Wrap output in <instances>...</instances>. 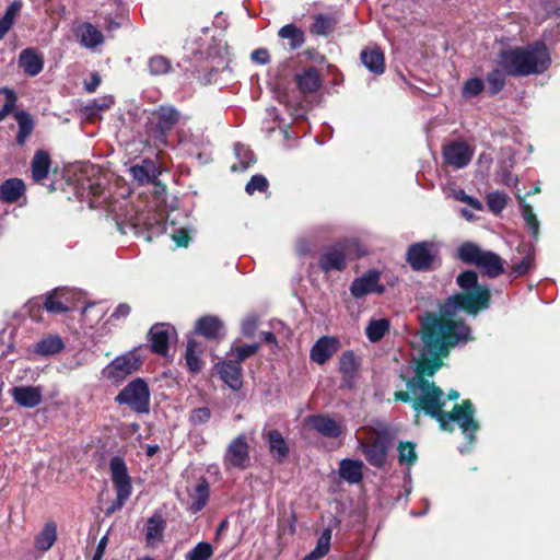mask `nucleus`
Segmentation results:
<instances>
[{"label": "nucleus", "instance_id": "1", "mask_svg": "<svg viewBox=\"0 0 560 560\" xmlns=\"http://www.w3.org/2000/svg\"><path fill=\"white\" fill-rule=\"evenodd\" d=\"M421 332L423 348L417 359L415 376L407 382V392H396L394 399L411 402L415 411H423L436 419L443 430L451 431V424L456 422L471 444L479 429L471 401L466 399L455 405L452 411H443L444 392L424 378L425 375L433 376L442 366V358L448 355L451 348L472 339L471 329L463 320H445L428 313L421 318Z\"/></svg>", "mask_w": 560, "mask_h": 560}, {"label": "nucleus", "instance_id": "2", "mask_svg": "<svg viewBox=\"0 0 560 560\" xmlns=\"http://www.w3.org/2000/svg\"><path fill=\"white\" fill-rule=\"evenodd\" d=\"M457 285L466 293H456L451 295L440 307L441 316L439 318L452 320L447 318L454 316L457 311L463 310L467 314L476 315L480 311H485L490 306V290L487 285L478 284V276L472 270L459 273L456 278Z\"/></svg>", "mask_w": 560, "mask_h": 560}, {"label": "nucleus", "instance_id": "3", "mask_svg": "<svg viewBox=\"0 0 560 560\" xmlns=\"http://www.w3.org/2000/svg\"><path fill=\"white\" fill-rule=\"evenodd\" d=\"M550 63V52L540 40L524 47L502 50L499 55V66L511 77L541 74Z\"/></svg>", "mask_w": 560, "mask_h": 560}, {"label": "nucleus", "instance_id": "4", "mask_svg": "<svg viewBox=\"0 0 560 560\" xmlns=\"http://www.w3.org/2000/svg\"><path fill=\"white\" fill-rule=\"evenodd\" d=\"M458 258L466 264L476 265L490 278H495L504 271V261L498 254L483 250L475 243L467 242L460 245Z\"/></svg>", "mask_w": 560, "mask_h": 560}, {"label": "nucleus", "instance_id": "5", "mask_svg": "<svg viewBox=\"0 0 560 560\" xmlns=\"http://www.w3.org/2000/svg\"><path fill=\"white\" fill-rule=\"evenodd\" d=\"M118 405H126L137 413L150 410V389L144 380L138 377L128 383L115 397Z\"/></svg>", "mask_w": 560, "mask_h": 560}, {"label": "nucleus", "instance_id": "6", "mask_svg": "<svg viewBox=\"0 0 560 560\" xmlns=\"http://www.w3.org/2000/svg\"><path fill=\"white\" fill-rule=\"evenodd\" d=\"M109 468L117 495L107 510L108 514L121 509L132 492L131 479L125 460L119 456H114L109 462Z\"/></svg>", "mask_w": 560, "mask_h": 560}, {"label": "nucleus", "instance_id": "7", "mask_svg": "<svg viewBox=\"0 0 560 560\" xmlns=\"http://www.w3.org/2000/svg\"><path fill=\"white\" fill-rule=\"evenodd\" d=\"M180 116V113L171 105H162L152 112L149 131L156 145L166 144V136L179 121Z\"/></svg>", "mask_w": 560, "mask_h": 560}, {"label": "nucleus", "instance_id": "8", "mask_svg": "<svg viewBox=\"0 0 560 560\" xmlns=\"http://www.w3.org/2000/svg\"><path fill=\"white\" fill-rule=\"evenodd\" d=\"M140 365V357L135 351H128L107 364L103 369L102 374L104 378L117 385L138 371Z\"/></svg>", "mask_w": 560, "mask_h": 560}, {"label": "nucleus", "instance_id": "9", "mask_svg": "<svg viewBox=\"0 0 560 560\" xmlns=\"http://www.w3.org/2000/svg\"><path fill=\"white\" fill-rule=\"evenodd\" d=\"M439 255L435 242H418L411 244L406 253V260L415 271L430 270Z\"/></svg>", "mask_w": 560, "mask_h": 560}, {"label": "nucleus", "instance_id": "10", "mask_svg": "<svg viewBox=\"0 0 560 560\" xmlns=\"http://www.w3.org/2000/svg\"><path fill=\"white\" fill-rule=\"evenodd\" d=\"M390 440L385 434H378L375 439L364 442L358 441V450L362 452L366 462L376 468H383L386 464Z\"/></svg>", "mask_w": 560, "mask_h": 560}, {"label": "nucleus", "instance_id": "11", "mask_svg": "<svg viewBox=\"0 0 560 560\" xmlns=\"http://www.w3.org/2000/svg\"><path fill=\"white\" fill-rule=\"evenodd\" d=\"M224 466L228 469H245L249 463V445L245 434H238L228 445L224 456Z\"/></svg>", "mask_w": 560, "mask_h": 560}, {"label": "nucleus", "instance_id": "12", "mask_svg": "<svg viewBox=\"0 0 560 560\" xmlns=\"http://www.w3.org/2000/svg\"><path fill=\"white\" fill-rule=\"evenodd\" d=\"M176 339L177 332L175 328L167 323L155 324L149 331V341L152 351L163 357L168 353L170 345L174 343Z\"/></svg>", "mask_w": 560, "mask_h": 560}, {"label": "nucleus", "instance_id": "13", "mask_svg": "<svg viewBox=\"0 0 560 560\" xmlns=\"http://www.w3.org/2000/svg\"><path fill=\"white\" fill-rule=\"evenodd\" d=\"M474 151L463 141L447 143L443 148V158L446 164L454 168H463L471 161Z\"/></svg>", "mask_w": 560, "mask_h": 560}, {"label": "nucleus", "instance_id": "14", "mask_svg": "<svg viewBox=\"0 0 560 560\" xmlns=\"http://www.w3.org/2000/svg\"><path fill=\"white\" fill-rule=\"evenodd\" d=\"M384 290V287L380 284V272L374 269L355 278L350 285V292L355 299H360L370 293H383Z\"/></svg>", "mask_w": 560, "mask_h": 560}, {"label": "nucleus", "instance_id": "15", "mask_svg": "<svg viewBox=\"0 0 560 560\" xmlns=\"http://www.w3.org/2000/svg\"><path fill=\"white\" fill-rule=\"evenodd\" d=\"M318 265L324 272L342 271L346 268V246L343 243L327 247L319 257Z\"/></svg>", "mask_w": 560, "mask_h": 560}, {"label": "nucleus", "instance_id": "16", "mask_svg": "<svg viewBox=\"0 0 560 560\" xmlns=\"http://www.w3.org/2000/svg\"><path fill=\"white\" fill-rule=\"evenodd\" d=\"M340 348V341L335 336H323L312 347L310 358L317 364H325Z\"/></svg>", "mask_w": 560, "mask_h": 560}, {"label": "nucleus", "instance_id": "17", "mask_svg": "<svg viewBox=\"0 0 560 560\" xmlns=\"http://www.w3.org/2000/svg\"><path fill=\"white\" fill-rule=\"evenodd\" d=\"M215 369L218 374L220 375V378L232 390L237 392L242 388L243 373L240 362H235L232 359L221 361L217 363Z\"/></svg>", "mask_w": 560, "mask_h": 560}, {"label": "nucleus", "instance_id": "18", "mask_svg": "<svg viewBox=\"0 0 560 560\" xmlns=\"http://www.w3.org/2000/svg\"><path fill=\"white\" fill-rule=\"evenodd\" d=\"M10 394L14 402L23 408H35L43 401V388L40 386H14Z\"/></svg>", "mask_w": 560, "mask_h": 560}, {"label": "nucleus", "instance_id": "19", "mask_svg": "<svg viewBox=\"0 0 560 560\" xmlns=\"http://www.w3.org/2000/svg\"><path fill=\"white\" fill-rule=\"evenodd\" d=\"M307 423L325 438L337 439L342 433L341 424L326 415L311 416Z\"/></svg>", "mask_w": 560, "mask_h": 560}, {"label": "nucleus", "instance_id": "20", "mask_svg": "<svg viewBox=\"0 0 560 560\" xmlns=\"http://www.w3.org/2000/svg\"><path fill=\"white\" fill-rule=\"evenodd\" d=\"M261 436L268 444L269 452L275 459L281 463L288 457L290 452L288 443L278 430H264Z\"/></svg>", "mask_w": 560, "mask_h": 560}, {"label": "nucleus", "instance_id": "21", "mask_svg": "<svg viewBox=\"0 0 560 560\" xmlns=\"http://www.w3.org/2000/svg\"><path fill=\"white\" fill-rule=\"evenodd\" d=\"M19 67L30 77L43 71L44 57L35 48H25L19 55Z\"/></svg>", "mask_w": 560, "mask_h": 560}, {"label": "nucleus", "instance_id": "22", "mask_svg": "<svg viewBox=\"0 0 560 560\" xmlns=\"http://www.w3.org/2000/svg\"><path fill=\"white\" fill-rule=\"evenodd\" d=\"M74 34L80 45L88 49H94L104 43V36L92 23L80 24Z\"/></svg>", "mask_w": 560, "mask_h": 560}, {"label": "nucleus", "instance_id": "23", "mask_svg": "<svg viewBox=\"0 0 560 560\" xmlns=\"http://www.w3.org/2000/svg\"><path fill=\"white\" fill-rule=\"evenodd\" d=\"M166 523L163 515L155 512L150 516L144 526L145 541L149 547H155L163 540Z\"/></svg>", "mask_w": 560, "mask_h": 560}, {"label": "nucleus", "instance_id": "24", "mask_svg": "<svg viewBox=\"0 0 560 560\" xmlns=\"http://www.w3.org/2000/svg\"><path fill=\"white\" fill-rule=\"evenodd\" d=\"M129 172L132 178L140 185L154 183L160 174L155 163L149 159H144L131 166Z\"/></svg>", "mask_w": 560, "mask_h": 560}, {"label": "nucleus", "instance_id": "25", "mask_svg": "<svg viewBox=\"0 0 560 560\" xmlns=\"http://www.w3.org/2000/svg\"><path fill=\"white\" fill-rule=\"evenodd\" d=\"M196 331L207 339H221L224 336L223 323L215 316H203L196 322Z\"/></svg>", "mask_w": 560, "mask_h": 560}, {"label": "nucleus", "instance_id": "26", "mask_svg": "<svg viewBox=\"0 0 560 560\" xmlns=\"http://www.w3.org/2000/svg\"><path fill=\"white\" fill-rule=\"evenodd\" d=\"M360 57L364 67L372 73L382 74L385 71V58L380 48H365Z\"/></svg>", "mask_w": 560, "mask_h": 560}, {"label": "nucleus", "instance_id": "27", "mask_svg": "<svg viewBox=\"0 0 560 560\" xmlns=\"http://www.w3.org/2000/svg\"><path fill=\"white\" fill-rule=\"evenodd\" d=\"M51 166V159L47 151L37 150L31 161V172L34 182L45 179Z\"/></svg>", "mask_w": 560, "mask_h": 560}, {"label": "nucleus", "instance_id": "28", "mask_svg": "<svg viewBox=\"0 0 560 560\" xmlns=\"http://www.w3.org/2000/svg\"><path fill=\"white\" fill-rule=\"evenodd\" d=\"M362 468V460L343 458L339 463V475L349 483H359L363 478Z\"/></svg>", "mask_w": 560, "mask_h": 560}, {"label": "nucleus", "instance_id": "29", "mask_svg": "<svg viewBox=\"0 0 560 560\" xmlns=\"http://www.w3.org/2000/svg\"><path fill=\"white\" fill-rule=\"evenodd\" d=\"M298 89L302 93H314L322 85V79L316 68H308L301 73L295 74Z\"/></svg>", "mask_w": 560, "mask_h": 560}, {"label": "nucleus", "instance_id": "30", "mask_svg": "<svg viewBox=\"0 0 560 560\" xmlns=\"http://www.w3.org/2000/svg\"><path fill=\"white\" fill-rule=\"evenodd\" d=\"M278 36L288 42V47L290 50L300 49L305 43V33L304 31L295 25L294 23H289L283 25L278 31Z\"/></svg>", "mask_w": 560, "mask_h": 560}, {"label": "nucleus", "instance_id": "31", "mask_svg": "<svg viewBox=\"0 0 560 560\" xmlns=\"http://www.w3.org/2000/svg\"><path fill=\"white\" fill-rule=\"evenodd\" d=\"M359 369V361L352 351H345L339 358V371L345 383L351 387Z\"/></svg>", "mask_w": 560, "mask_h": 560}, {"label": "nucleus", "instance_id": "32", "mask_svg": "<svg viewBox=\"0 0 560 560\" xmlns=\"http://www.w3.org/2000/svg\"><path fill=\"white\" fill-rule=\"evenodd\" d=\"M516 200L518 202L522 217L525 221L526 228L534 240L538 238L539 235V221L536 214L533 211V208L529 203L526 202L525 198L520 194L516 195Z\"/></svg>", "mask_w": 560, "mask_h": 560}, {"label": "nucleus", "instance_id": "33", "mask_svg": "<svg viewBox=\"0 0 560 560\" xmlns=\"http://www.w3.org/2000/svg\"><path fill=\"white\" fill-rule=\"evenodd\" d=\"M24 190L25 186L21 179H8L0 185V200L14 202L23 195Z\"/></svg>", "mask_w": 560, "mask_h": 560}, {"label": "nucleus", "instance_id": "34", "mask_svg": "<svg viewBox=\"0 0 560 560\" xmlns=\"http://www.w3.org/2000/svg\"><path fill=\"white\" fill-rule=\"evenodd\" d=\"M15 119L19 126L16 135V142L19 145H24L27 138L34 130V119L27 112L19 110L15 113Z\"/></svg>", "mask_w": 560, "mask_h": 560}, {"label": "nucleus", "instance_id": "35", "mask_svg": "<svg viewBox=\"0 0 560 560\" xmlns=\"http://www.w3.org/2000/svg\"><path fill=\"white\" fill-rule=\"evenodd\" d=\"M57 538V526L54 522L45 524L44 528L35 537V547L40 551L49 550Z\"/></svg>", "mask_w": 560, "mask_h": 560}, {"label": "nucleus", "instance_id": "36", "mask_svg": "<svg viewBox=\"0 0 560 560\" xmlns=\"http://www.w3.org/2000/svg\"><path fill=\"white\" fill-rule=\"evenodd\" d=\"M209 493L210 488L208 481L206 479H201L196 486L194 493L190 494L192 502L189 510L192 513L200 512L209 500Z\"/></svg>", "mask_w": 560, "mask_h": 560}, {"label": "nucleus", "instance_id": "37", "mask_svg": "<svg viewBox=\"0 0 560 560\" xmlns=\"http://www.w3.org/2000/svg\"><path fill=\"white\" fill-rule=\"evenodd\" d=\"M331 534H332V532L330 528H325L322 532L314 550H312L310 553H307L301 560H319L323 557H325L329 552V549H330Z\"/></svg>", "mask_w": 560, "mask_h": 560}, {"label": "nucleus", "instance_id": "38", "mask_svg": "<svg viewBox=\"0 0 560 560\" xmlns=\"http://www.w3.org/2000/svg\"><path fill=\"white\" fill-rule=\"evenodd\" d=\"M200 354V345L195 339H189L186 347L185 360L189 371L192 373H198L202 369Z\"/></svg>", "mask_w": 560, "mask_h": 560}, {"label": "nucleus", "instance_id": "39", "mask_svg": "<svg viewBox=\"0 0 560 560\" xmlns=\"http://www.w3.org/2000/svg\"><path fill=\"white\" fill-rule=\"evenodd\" d=\"M234 152L238 160V163L232 165V171H245L256 162L254 152L245 144L236 143L234 145Z\"/></svg>", "mask_w": 560, "mask_h": 560}, {"label": "nucleus", "instance_id": "40", "mask_svg": "<svg viewBox=\"0 0 560 560\" xmlns=\"http://www.w3.org/2000/svg\"><path fill=\"white\" fill-rule=\"evenodd\" d=\"M63 349V342L58 336H48L39 340L35 346V351L42 355H51Z\"/></svg>", "mask_w": 560, "mask_h": 560}, {"label": "nucleus", "instance_id": "41", "mask_svg": "<svg viewBox=\"0 0 560 560\" xmlns=\"http://www.w3.org/2000/svg\"><path fill=\"white\" fill-rule=\"evenodd\" d=\"M389 329V320L386 318L372 319L366 328L365 335L371 342L380 341Z\"/></svg>", "mask_w": 560, "mask_h": 560}, {"label": "nucleus", "instance_id": "42", "mask_svg": "<svg viewBox=\"0 0 560 560\" xmlns=\"http://www.w3.org/2000/svg\"><path fill=\"white\" fill-rule=\"evenodd\" d=\"M506 75V72L502 68H495L487 74L486 82L490 95L498 94L504 88Z\"/></svg>", "mask_w": 560, "mask_h": 560}, {"label": "nucleus", "instance_id": "43", "mask_svg": "<svg viewBox=\"0 0 560 560\" xmlns=\"http://www.w3.org/2000/svg\"><path fill=\"white\" fill-rule=\"evenodd\" d=\"M508 200L509 196L501 190L491 191L486 196L487 206L494 214H499L505 209Z\"/></svg>", "mask_w": 560, "mask_h": 560}, {"label": "nucleus", "instance_id": "44", "mask_svg": "<svg viewBox=\"0 0 560 560\" xmlns=\"http://www.w3.org/2000/svg\"><path fill=\"white\" fill-rule=\"evenodd\" d=\"M397 451L399 464L409 469L417 460L416 445L411 442H399Z\"/></svg>", "mask_w": 560, "mask_h": 560}, {"label": "nucleus", "instance_id": "45", "mask_svg": "<svg viewBox=\"0 0 560 560\" xmlns=\"http://www.w3.org/2000/svg\"><path fill=\"white\" fill-rule=\"evenodd\" d=\"M179 144L184 147L185 151L194 154L198 149L202 147L205 140L200 136H194L186 131H180L178 133Z\"/></svg>", "mask_w": 560, "mask_h": 560}, {"label": "nucleus", "instance_id": "46", "mask_svg": "<svg viewBox=\"0 0 560 560\" xmlns=\"http://www.w3.org/2000/svg\"><path fill=\"white\" fill-rule=\"evenodd\" d=\"M148 67L152 75L166 74L172 68L171 61L162 55L151 57L148 61Z\"/></svg>", "mask_w": 560, "mask_h": 560}, {"label": "nucleus", "instance_id": "47", "mask_svg": "<svg viewBox=\"0 0 560 560\" xmlns=\"http://www.w3.org/2000/svg\"><path fill=\"white\" fill-rule=\"evenodd\" d=\"M213 555V548L211 544L207 541L198 542L191 550H189L185 559L186 560H209Z\"/></svg>", "mask_w": 560, "mask_h": 560}, {"label": "nucleus", "instance_id": "48", "mask_svg": "<svg viewBox=\"0 0 560 560\" xmlns=\"http://www.w3.org/2000/svg\"><path fill=\"white\" fill-rule=\"evenodd\" d=\"M332 28L334 19L328 15L318 14L315 16L311 31L316 35H327L332 31Z\"/></svg>", "mask_w": 560, "mask_h": 560}, {"label": "nucleus", "instance_id": "49", "mask_svg": "<svg viewBox=\"0 0 560 560\" xmlns=\"http://www.w3.org/2000/svg\"><path fill=\"white\" fill-rule=\"evenodd\" d=\"M485 89V82L482 79L479 78H471L468 79L462 89V94L464 97H474L479 95L482 90Z\"/></svg>", "mask_w": 560, "mask_h": 560}, {"label": "nucleus", "instance_id": "50", "mask_svg": "<svg viewBox=\"0 0 560 560\" xmlns=\"http://www.w3.org/2000/svg\"><path fill=\"white\" fill-rule=\"evenodd\" d=\"M45 308L52 314H60L70 311V306H68L65 302L57 298L56 293H50L47 295L46 301L44 303Z\"/></svg>", "mask_w": 560, "mask_h": 560}, {"label": "nucleus", "instance_id": "51", "mask_svg": "<svg viewBox=\"0 0 560 560\" xmlns=\"http://www.w3.org/2000/svg\"><path fill=\"white\" fill-rule=\"evenodd\" d=\"M268 188V180L264 175H254L245 186V191L253 195L255 191H266Z\"/></svg>", "mask_w": 560, "mask_h": 560}, {"label": "nucleus", "instance_id": "52", "mask_svg": "<svg viewBox=\"0 0 560 560\" xmlns=\"http://www.w3.org/2000/svg\"><path fill=\"white\" fill-rule=\"evenodd\" d=\"M211 418V411L208 407L195 408L189 415V422L192 425L207 423Z\"/></svg>", "mask_w": 560, "mask_h": 560}, {"label": "nucleus", "instance_id": "53", "mask_svg": "<svg viewBox=\"0 0 560 560\" xmlns=\"http://www.w3.org/2000/svg\"><path fill=\"white\" fill-rule=\"evenodd\" d=\"M259 349L258 343H252V345H245L241 347H236L235 349H232L235 355V362H240V364L247 358L255 354Z\"/></svg>", "mask_w": 560, "mask_h": 560}, {"label": "nucleus", "instance_id": "54", "mask_svg": "<svg viewBox=\"0 0 560 560\" xmlns=\"http://www.w3.org/2000/svg\"><path fill=\"white\" fill-rule=\"evenodd\" d=\"M258 317L255 314H249L242 322V334L245 337L252 338L256 331Z\"/></svg>", "mask_w": 560, "mask_h": 560}, {"label": "nucleus", "instance_id": "55", "mask_svg": "<svg viewBox=\"0 0 560 560\" xmlns=\"http://www.w3.org/2000/svg\"><path fill=\"white\" fill-rule=\"evenodd\" d=\"M534 266V257L530 255L525 256L520 262L513 266L512 272L515 276L526 275Z\"/></svg>", "mask_w": 560, "mask_h": 560}, {"label": "nucleus", "instance_id": "56", "mask_svg": "<svg viewBox=\"0 0 560 560\" xmlns=\"http://www.w3.org/2000/svg\"><path fill=\"white\" fill-rule=\"evenodd\" d=\"M7 91V101L0 109V122L13 110L15 106V95L12 91Z\"/></svg>", "mask_w": 560, "mask_h": 560}, {"label": "nucleus", "instance_id": "57", "mask_svg": "<svg viewBox=\"0 0 560 560\" xmlns=\"http://www.w3.org/2000/svg\"><path fill=\"white\" fill-rule=\"evenodd\" d=\"M108 105L105 103V102H101V101H96L94 100L93 102H91L90 104H88L85 107H84V113L88 115V116H94L96 115L98 112L101 110H104L105 108H107Z\"/></svg>", "mask_w": 560, "mask_h": 560}, {"label": "nucleus", "instance_id": "58", "mask_svg": "<svg viewBox=\"0 0 560 560\" xmlns=\"http://www.w3.org/2000/svg\"><path fill=\"white\" fill-rule=\"evenodd\" d=\"M172 238L177 246H187L189 243V235L185 229L176 230L172 233Z\"/></svg>", "mask_w": 560, "mask_h": 560}, {"label": "nucleus", "instance_id": "59", "mask_svg": "<svg viewBox=\"0 0 560 560\" xmlns=\"http://www.w3.org/2000/svg\"><path fill=\"white\" fill-rule=\"evenodd\" d=\"M217 73L218 71L214 68H210L207 71V73H203L201 70H198L196 72V79L202 84H209L214 80Z\"/></svg>", "mask_w": 560, "mask_h": 560}, {"label": "nucleus", "instance_id": "60", "mask_svg": "<svg viewBox=\"0 0 560 560\" xmlns=\"http://www.w3.org/2000/svg\"><path fill=\"white\" fill-rule=\"evenodd\" d=\"M252 60L259 63V65H266L269 62L270 57L269 52L265 48H258L252 52Z\"/></svg>", "mask_w": 560, "mask_h": 560}, {"label": "nucleus", "instance_id": "61", "mask_svg": "<svg viewBox=\"0 0 560 560\" xmlns=\"http://www.w3.org/2000/svg\"><path fill=\"white\" fill-rule=\"evenodd\" d=\"M21 8H22V2L15 0L12 3H10V5L5 9V12L3 15L15 22V19L18 16Z\"/></svg>", "mask_w": 560, "mask_h": 560}, {"label": "nucleus", "instance_id": "62", "mask_svg": "<svg viewBox=\"0 0 560 560\" xmlns=\"http://www.w3.org/2000/svg\"><path fill=\"white\" fill-rule=\"evenodd\" d=\"M130 306L127 303H120L112 314V318L120 319L126 318L130 314Z\"/></svg>", "mask_w": 560, "mask_h": 560}, {"label": "nucleus", "instance_id": "63", "mask_svg": "<svg viewBox=\"0 0 560 560\" xmlns=\"http://www.w3.org/2000/svg\"><path fill=\"white\" fill-rule=\"evenodd\" d=\"M107 542H108V538H107V535H105L100 539L92 560H102L103 559Z\"/></svg>", "mask_w": 560, "mask_h": 560}, {"label": "nucleus", "instance_id": "64", "mask_svg": "<svg viewBox=\"0 0 560 560\" xmlns=\"http://www.w3.org/2000/svg\"><path fill=\"white\" fill-rule=\"evenodd\" d=\"M502 184L508 186V187H511V186H516V184L518 183V179L517 177H514L511 172L509 171H503L502 173Z\"/></svg>", "mask_w": 560, "mask_h": 560}]
</instances>
